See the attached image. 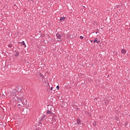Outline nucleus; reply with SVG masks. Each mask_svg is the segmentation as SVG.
I'll return each instance as SVG.
<instances>
[{"mask_svg": "<svg viewBox=\"0 0 130 130\" xmlns=\"http://www.w3.org/2000/svg\"><path fill=\"white\" fill-rule=\"evenodd\" d=\"M27 102V100L25 97H23L21 93H20L17 97V100H16V103H22V104H25Z\"/></svg>", "mask_w": 130, "mask_h": 130, "instance_id": "f257e3e1", "label": "nucleus"}, {"mask_svg": "<svg viewBox=\"0 0 130 130\" xmlns=\"http://www.w3.org/2000/svg\"><path fill=\"white\" fill-rule=\"evenodd\" d=\"M62 36H64L63 34H61L59 33L56 34V37H57V39L58 40V41H60V39H61V38L62 37Z\"/></svg>", "mask_w": 130, "mask_h": 130, "instance_id": "f03ea898", "label": "nucleus"}, {"mask_svg": "<svg viewBox=\"0 0 130 130\" xmlns=\"http://www.w3.org/2000/svg\"><path fill=\"white\" fill-rule=\"evenodd\" d=\"M15 89L17 92H21V90H22V88L21 86H16L15 87Z\"/></svg>", "mask_w": 130, "mask_h": 130, "instance_id": "7ed1b4c3", "label": "nucleus"}, {"mask_svg": "<svg viewBox=\"0 0 130 130\" xmlns=\"http://www.w3.org/2000/svg\"><path fill=\"white\" fill-rule=\"evenodd\" d=\"M121 53H122V54H125L126 53V50L124 49H122L121 50Z\"/></svg>", "mask_w": 130, "mask_h": 130, "instance_id": "20e7f679", "label": "nucleus"}, {"mask_svg": "<svg viewBox=\"0 0 130 130\" xmlns=\"http://www.w3.org/2000/svg\"><path fill=\"white\" fill-rule=\"evenodd\" d=\"M93 42H94V43H97L98 44V43H100V40H98V39H97V38H96L95 39H94V40L93 41Z\"/></svg>", "mask_w": 130, "mask_h": 130, "instance_id": "39448f33", "label": "nucleus"}, {"mask_svg": "<svg viewBox=\"0 0 130 130\" xmlns=\"http://www.w3.org/2000/svg\"><path fill=\"white\" fill-rule=\"evenodd\" d=\"M21 44V45H24V47H26V44H25V42L22 41L21 42H19Z\"/></svg>", "mask_w": 130, "mask_h": 130, "instance_id": "423d86ee", "label": "nucleus"}, {"mask_svg": "<svg viewBox=\"0 0 130 130\" xmlns=\"http://www.w3.org/2000/svg\"><path fill=\"white\" fill-rule=\"evenodd\" d=\"M81 120L80 119H77V124H81Z\"/></svg>", "mask_w": 130, "mask_h": 130, "instance_id": "0eeeda50", "label": "nucleus"}, {"mask_svg": "<svg viewBox=\"0 0 130 130\" xmlns=\"http://www.w3.org/2000/svg\"><path fill=\"white\" fill-rule=\"evenodd\" d=\"M63 20H66V18L64 16L60 17V21H62Z\"/></svg>", "mask_w": 130, "mask_h": 130, "instance_id": "6e6552de", "label": "nucleus"}, {"mask_svg": "<svg viewBox=\"0 0 130 130\" xmlns=\"http://www.w3.org/2000/svg\"><path fill=\"white\" fill-rule=\"evenodd\" d=\"M14 96H16V92H13V93L11 94V97H14Z\"/></svg>", "mask_w": 130, "mask_h": 130, "instance_id": "1a4fd4ad", "label": "nucleus"}, {"mask_svg": "<svg viewBox=\"0 0 130 130\" xmlns=\"http://www.w3.org/2000/svg\"><path fill=\"white\" fill-rule=\"evenodd\" d=\"M19 54H20V53H19V52H16L14 55H15V56H19Z\"/></svg>", "mask_w": 130, "mask_h": 130, "instance_id": "9d476101", "label": "nucleus"}, {"mask_svg": "<svg viewBox=\"0 0 130 130\" xmlns=\"http://www.w3.org/2000/svg\"><path fill=\"white\" fill-rule=\"evenodd\" d=\"M47 113L48 114H52V113H51V112H50V111H49V110H48V111H47Z\"/></svg>", "mask_w": 130, "mask_h": 130, "instance_id": "9b49d317", "label": "nucleus"}, {"mask_svg": "<svg viewBox=\"0 0 130 130\" xmlns=\"http://www.w3.org/2000/svg\"><path fill=\"white\" fill-rule=\"evenodd\" d=\"M13 46V45H12V44H9L8 45V47H9L10 48H11V47Z\"/></svg>", "mask_w": 130, "mask_h": 130, "instance_id": "f8f14e48", "label": "nucleus"}, {"mask_svg": "<svg viewBox=\"0 0 130 130\" xmlns=\"http://www.w3.org/2000/svg\"><path fill=\"white\" fill-rule=\"evenodd\" d=\"M56 89H57V90H59V86L57 85L56 86Z\"/></svg>", "mask_w": 130, "mask_h": 130, "instance_id": "ddd939ff", "label": "nucleus"}, {"mask_svg": "<svg viewBox=\"0 0 130 130\" xmlns=\"http://www.w3.org/2000/svg\"><path fill=\"white\" fill-rule=\"evenodd\" d=\"M93 125H94V126H95V125H96V122L95 121L93 122Z\"/></svg>", "mask_w": 130, "mask_h": 130, "instance_id": "4468645a", "label": "nucleus"}, {"mask_svg": "<svg viewBox=\"0 0 130 130\" xmlns=\"http://www.w3.org/2000/svg\"><path fill=\"white\" fill-rule=\"evenodd\" d=\"M80 38L81 39H84V37H83V36H80Z\"/></svg>", "mask_w": 130, "mask_h": 130, "instance_id": "2eb2a0df", "label": "nucleus"}, {"mask_svg": "<svg viewBox=\"0 0 130 130\" xmlns=\"http://www.w3.org/2000/svg\"><path fill=\"white\" fill-rule=\"evenodd\" d=\"M17 106L19 108V107H20V106H21V105L20 104H18Z\"/></svg>", "mask_w": 130, "mask_h": 130, "instance_id": "dca6fc26", "label": "nucleus"}, {"mask_svg": "<svg viewBox=\"0 0 130 130\" xmlns=\"http://www.w3.org/2000/svg\"><path fill=\"white\" fill-rule=\"evenodd\" d=\"M90 42H91V43H93L92 40H91L90 41Z\"/></svg>", "mask_w": 130, "mask_h": 130, "instance_id": "f3484780", "label": "nucleus"}, {"mask_svg": "<svg viewBox=\"0 0 130 130\" xmlns=\"http://www.w3.org/2000/svg\"><path fill=\"white\" fill-rule=\"evenodd\" d=\"M52 89H53V87H51V91H52Z\"/></svg>", "mask_w": 130, "mask_h": 130, "instance_id": "a211bd4d", "label": "nucleus"}, {"mask_svg": "<svg viewBox=\"0 0 130 130\" xmlns=\"http://www.w3.org/2000/svg\"><path fill=\"white\" fill-rule=\"evenodd\" d=\"M95 33H96V34H97V33H98V31H96V32H95Z\"/></svg>", "mask_w": 130, "mask_h": 130, "instance_id": "6ab92c4d", "label": "nucleus"}, {"mask_svg": "<svg viewBox=\"0 0 130 130\" xmlns=\"http://www.w3.org/2000/svg\"><path fill=\"white\" fill-rule=\"evenodd\" d=\"M14 99H15V97H13Z\"/></svg>", "mask_w": 130, "mask_h": 130, "instance_id": "aec40b11", "label": "nucleus"}]
</instances>
